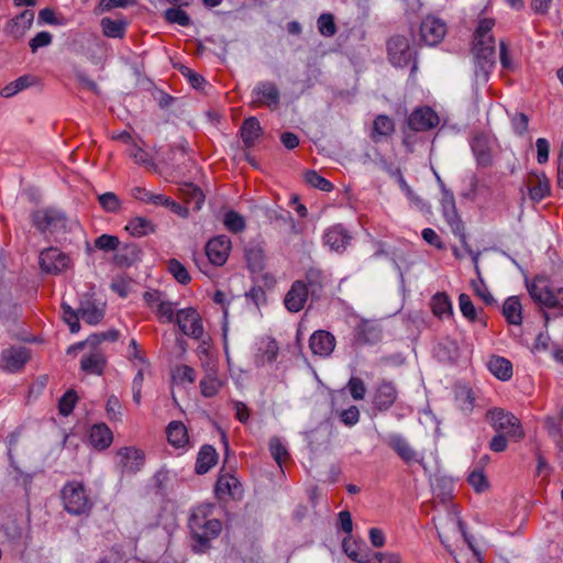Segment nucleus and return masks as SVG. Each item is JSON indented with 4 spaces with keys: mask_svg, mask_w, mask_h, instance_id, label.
I'll use <instances>...</instances> for the list:
<instances>
[{
    "mask_svg": "<svg viewBox=\"0 0 563 563\" xmlns=\"http://www.w3.org/2000/svg\"><path fill=\"white\" fill-rule=\"evenodd\" d=\"M487 419L497 433L506 434L509 440L519 442L525 438L520 420L511 412L494 408L487 412Z\"/></svg>",
    "mask_w": 563,
    "mask_h": 563,
    "instance_id": "5",
    "label": "nucleus"
},
{
    "mask_svg": "<svg viewBox=\"0 0 563 563\" xmlns=\"http://www.w3.org/2000/svg\"><path fill=\"white\" fill-rule=\"evenodd\" d=\"M245 260L253 273H260L265 268V251L263 242L253 241L245 247Z\"/></svg>",
    "mask_w": 563,
    "mask_h": 563,
    "instance_id": "27",
    "label": "nucleus"
},
{
    "mask_svg": "<svg viewBox=\"0 0 563 563\" xmlns=\"http://www.w3.org/2000/svg\"><path fill=\"white\" fill-rule=\"evenodd\" d=\"M100 206L107 212H118L121 208V201L119 197L113 192H104L98 197Z\"/></svg>",
    "mask_w": 563,
    "mask_h": 563,
    "instance_id": "56",
    "label": "nucleus"
},
{
    "mask_svg": "<svg viewBox=\"0 0 563 563\" xmlns=\"http://www.w3.org/2000/svg\"><path fill=\"white\" fill-rule=\"evenodd\" d=\"M173 380L176 384H192L196 380V371L188 365H178L173 371Z\"/></svg>",
    "mask_w": 563,
    "mask_h": 563,
    "instance_id": "51",
    "label": "nucleus"
},
{
    "mask_svg": "<svg viewBox=\"0 0 563 563\" xmlns=\"http://www.w3.org/2000/svg\"><path fill=\"white\" fill-rule=\"evenodd\" d=\"M323 240L331 250L343 252L351 241V235L342 224H335L324 232Z\"/></svg>",
    "mask_w": 563,
    "mask_h": 563,
    "instance_id": "25",
    "label": "nucleus"
},
{
    "mask_svg": "<svg viewBox=\"0 0 563 563\" xmlns=\"http://www.w3.org/2000/svg\"><path fill=\"white\" fill-rule=\"evenodd\" d=\"M119 245V239L110 234H102L95 240V246L104 252L115 251Z\"/></svg>",
    "mask_w": 563,
    "mask_h": 563,
    "instance_id": "60",
    "label": "nucleus"
},
{
    "mask_svg": "<svg viewBox=\"0 0 563 563\" xmlns=\"http://www.w3.org/2000/svg\"><path fill=\"white\" fill-rule=\"evenodd\" d=\"M103 34L108 37L120 38L124 35L126 22L123 20H112L103 18L101 20Z\"/></svg>",
    "mask_w": 563,
    "mask_h": 563,
    "instance_id": "45",
    "label": "nucleus"
},
{
    "mask_svg": "<svg viewBox=\"0 0 563 563\" xmlns=\"http://www.w3.org/2000/svg\"><path fill=\"white\" fill-rule=\"evenodd\" d=\"M132 196L143 202L161 206L162 202H167V197L161 194H153L144 188L135 187L132 189Z\"/></svg>",
    "mask_w": 563,
    "mask_h": 563,
    "instance_id": "48",
    "label": "nucleus"
},
{
    "mask_svg": "<svg viewBox=\"0 0 563 563\" xmlns=\"http://www.w3.org/2000/svg\"><path fill=\"white\" fill-rule=\"evenodd\" d=\"M528 190L530 199L539 202L551 194L550 179L543 172L532 174L528 180Z\"/></svg>",
    "mask_w": 563,
    "mask_h": 563,
    "instance_id": "26",
    "label": "nucleus"
},
{
    "mask_svg": "<svg viewBox=\"0 0 563 563\" xmlns=\"http://www.w3.org/2000/svg\"><path fill=\"white\" fill-rule=\"evenodd\" d=\"M125 230L135 238H142L153 233L155 224L147 218L134 217L128 222Z\"/></svg>",
    "mask_w": 563,
    "mask_h": 563,
    "instance_id": "40",
    "label": "nucleus"
},
{
    "mask_svg": "<svg viewBox=\"0 0 563 563\" xmlns=\"http://www.w3.org/2000/svg\"><path fill=\"white\" fill-rule=\"evenodd\" d=\"M384 441L405 463L410 464L421 461L418 452L402 434L389 433Z\"/></svg>",
    "mask_w": 563,
    "mask_h": 563,
    "instance_id": "14",
    "label": "nucleus"
},
{
    "mask_svg": "<svg viewBox=\"0 0 563 563\" xmlns=\"http://www.w3.org/2000/svg\"><path fill=\"white\" fill-rule=\"evenodd\" d=\"M29 358V350L24 346L4 349L0 356V368L7 372H16L25 365Z\"/></svg>",
    "mask_w": 563,
    "mask_h": 563,
    "instance_id": "15",
    "label": "nucleus"
},
{
    "mask_svg": "<svg viewBox=\"0 0 563 563\" xmlns=\"http://www.w3.org/2000/svg\"><path fill=\"white\" fill-rule=\"evenodd\" d=\"M439 122V115L430 107L418 108L408 118L409 128L416 132L434 129Z\"/></svg>",
    "mask_w": 563,
    "mask_h": 563,
    "instance_id": "12",
    "label": "nucleus"
},
{
    "mask_svg": "<svg viewBox=\"0 0 563 563\" xmlns=\"http://www.w3.org/2000/svg\"><path fill=\"white\" fill-rule=\"evenodd\" d=\"M503 314L507 322L519 325L522 322L521 303L517 297H509L503 306Z\"/></svg>",
    "mask_w": 563,
    "mask_h": 563,
    "instance_id": "42",
    "label": "nucleus"
},
{
    "mask_svg": "<svg viewBox=\"0 0 563 563\" xmlns=\"http://www.w3.org/2000/svg\"><path fill=\"white\" fill-rule=\"evenodd\" d=\"M216 495L219 499L224 496L235 497L241 493V485L236 477L230 474L220 475L214 487Z\"/></svg>",
    "mask_w": 563,
    "mask_h": 563,
    "instance_id": "30",
    "label": "nucleus"
},
{
    "mask_svg": "<svg viewBox=\"0 0 563 563\" xmlns=\"http://www.w3.org/2000/svg\"><path fill=\"white\" fill-rule=\"evenodd\" d=\"M168 442L176 448H184L188 443L186 426L180 421H172L167 427Z\"/></svg>",
    "mask_w": 563,
    "mask_h": 563,
    "instance_id": "41",
    "label": "nucleus"
},
{
    "mask_svg": "<svg viewBox=\"0 0 563 563\" xmlns=\"http://www.w3.org/2000/svg\"><path fill=\"white\" fill-rule=\"evenodd\" d=\"M431 309L434 316L439 318H445L452 314V303L449 297L443 292H438L432 297Z\"/></svg>",
    "mask_w": 563,
    "mask_h": 563,
    "instance_id": "44",
    "label": "nucleus"
},
{
    "mask_svg": "<svg viewBox=\"0 0 563 563\" xmlns=\"http://www.w3.org/2000/svg\"><path fill=\"white\" fill-rule=\"evenodd\" d=\"M117 456L121 471L126 474L137 473L144 465V453L134 446H124L118 450Z\"/></svg>",
    "mask_w": 563,
    "mask_h": 563,
    "instance_id": "16",
    "label": "nucleus"
},
{
    "mask_svg": "<svg viewBox=\"0 0 563 563\" xmlns=\"http://www.w3.org/2000/svg\"><path fill=\"white\" fill-rule=\"evenodd\" d=\"M126 154L134 161L135 164L146 167L152 172H157L158 166L152 158V156L140 145L139 142H134L126 148Z\"/></svg>",
    "mask_w": 563,
    "mask_h": 563,
    "instance_id": "33",
    "label": "nucleus"
},
{
    "mask_svg": "<svg viewBox=\"0 0 563 563\" xmlns=\"http://www.w3.org/2000/svg\"><path fill=\"white\" fill-rule=\"evenodd\" d=\"M495 26V20L493 18H482L478 20L477 26L474 32V40H482L485 42L495 41L492 30Z\"/></svg>",
    "mask_w": 563,
    "mask_h": 563,
    "instance_id": "46",
    "label": "nucleus"
},
{
    "mask_svg": "<svg viewBox=\"0 0 563 563\" xmlns=\"http://www.w3.org/2000/svg\"><path fill=\"white\" fill-rule=\"evenodd\" d=\"M441 209L446 223L450 225L452 230V233L461 240L463 246L467 250V252L471 253V250L466 243L464 224L456 210L454 195L449 189H443V195L441 198Z\"/></svg>",
    "mask_w": 563,
    "mask_h": 563,
    "instance_id": "6",
    "label": "nucleus"
},
{
    "mask_svg": "<svg viewBox=\"0 0 563 563\" xmlns=\"http://www.w3.org/2000/svg\"><path fill=\"white\" fill-rule=\"evenodd\" d=\"M222 387V380L218 377L217 371L210 367L200 380V391L203 397L216 396Z\"/></svg>",
    "mask_w": 563,
    "mask_h": 563,
    "instance_id": "36",
    "label": "nucleus"
},
{
    "mask_svg": "<svg viewBox=\"0 0 563 563\" xmlns=\"http://www.w3.org/2000/svg\"><path fill=\"white\" fill-rule=\"evenodd\" d=\"M382 340V329L377 323L362 321L354 332V342L358 345H374Z\"/></svg>",
    "mask_w": 563,
    "mask_h": 563,
    "instance_id": "23",
    "label": "nucleus"
},
{
    "mask_svg": "<svg viewBox=\"0 0 563 563\" xmlns=\"http://www.w3.org/2000/svg\"><path fill=\"white\" fill-rule=\"evenodd\" d=\"M175 322L185 335L195 340H200L203 336L202 319L195 308L188 307L177 310Z\"/></svg>",
    "mask_w": 563,
    "mask_h": 563,
    "instance_id": "8",
    "label": "nucleus"
},
{
    "mask_svg": "<svg viewBox=\"0 0 563 563\" xmlns=\"http://www.w3.org/2000/svg\"><path fill=\"white\" fill-rule=\"evenodd\" d=\"M262 133V126L255 117L245 119L240 129L242 141L246 147L254 146L255 142L260 139Z\"/></svg>",
    "mask_w": 563,
    "mask_h": 563,
    "instance_id": "31",
    "label": "nucleus"
},
{
    "mask_svg": "<svg viewBox=\"0 0 563 563\" xmlns=\"http://www.w3.org/2000/svg\"><path fill=\"white\" fill-rule=\"evenodd\" d=\"M253 102L276 109L279 104V91L272 82H260L253 90Z\"/></svg>",
    "mask_w": 563,
    "mask_h": 563,
    "instance_id": "22",
    "label": "nucleus"
},
{
    "mask_svg": "<svg viewBox=\"0 0 563 563\" xmlns=\"http://www.w3.org/2000/svg\"><path fill=\"white\" fill-rule=\"evenodd\" d=\"M79 314L85 322L97 324L103 318V310L90 300H82L79 306Z\"/></svg>",
    "mask_w": 563,
    "mask_h": 563,
    "instance_id": "43",
    "label": "nucleus"
},
{
    "mask_svg": "<svg viewBox=\"0 0 563 563\" xmlns=\"http://www.w3.org/2000/svg\"><path fill=\"white\" fill-rule=\"evenodd\" d=\"M308 296L307 284L303 280L294 282L284 299L286 309L290 312L300 311L305 307Z\"/></svg>",
    "mask_w": 563,
    "mask_h": 563,
    "instance_id": "20",
    "label": "nucleus"
},
{
    "mask_svg": "<svg viewBox=\"0 0 563 563\" xmlns=\"http://www.w3.org/2000/svg\"><path fill=\"white\" fill-rule=\"evenodd\" d=\"M278 344L272 338H263L257 343V353L255 354V363L257 366H263L272 363L278 355Z\"/></svg>",
    "mask_w": 563,
    "mask_h": 563,
    "instance_id": "28",
    "label": "nucleus"
},
{
    "mask_svg": "<svg viewBox=\"0 0 563 563\" xmlns=\"http://www.w3.org/2000/svg\"><path fill=\"white\" fill-rule=\"evenodd\" d=\"M459 306L462 314L468 319L470 321H475L477 319L476 308L471 300V297L466 294H461L459 297Z\"/></svg>",
    "mask_w": 563,
    "mask_h": 563,
    "instance_id": "58",
    "label": "nucleus"
},
{
    "mask_svg": "<svg viewBox=\"0 0 563 563\" xmlns=\"http://www.w3.org/2000/svg\"><path fill=\"white\" fill-rule=\"evenodd\" d=\"M471 148L478 166L488 167L493 164V140L488 135L475 134L471 141Z\"/></svg>",
    "mask_w": 563,
    "mask_h": 563,
    "instance_id": "17",
    "label": "nucleus"
},
{
    "mask_svg": "<svg viewBox=\"0 0 563 563\" xmlns=\"http://www.w3.org/2000/svg\"><path fill=\"white\" fill-rule=\"evenodd\" d=\"M118 339H119V331L111 329V330H108L104 332L91 334L87 339L86 343L91 346H98L99 344H101L104 341L114 342Z\"/></svg>",
    "mask_w": 563,
    "mask_h": 563,
    "instance_id": "59",
    "label": "nucleus"
},
{
    "mask_svg": "<svg viewBox=\"0 0 563 563\" xmlns=\"http://www.w3.org/2000/svg\"><path fill=\"white\" fill-rule=\"evenodd\" d=\"M531 298L547 308L556 309L563 316V288L551 286L547 279L537 278L528 285Z\"/></svg>",
    "mask_w": 563,
    "mask_h": 563,
    "instance_id": "2",
    "label": "nucleus"
},
{
    "mask_svg": "<svg viewBox=\"0 0 563 563\" xmlns=\"http://www.w3.org/2000/svg\"><path fill=\"white\" fill-rule=\"evenodd\" d=\"M335 343L334 335L325 330L314 331L309 339V347L312 354L320 357L330 356L334 351Z\"/></svg>",
    "mask_w": 563,
    "mask_h": 563,
    "instance_id": "18",
    "label": "nucleus"
},
{
    "mask_svg": "<svg viewBox=\"0 0 563 563\" xmlns=\"http://www.w3.org/2000/svg\"><path fill=\"white\" fill-rule=\"evenodd\" d=\"M388 58L395 68L417 70L416 51L405 36L391 37L387 43Z\"/></svg>",
    "mask_w": 563,
    "mask_h": 563,
    "instance_id": "4",
    "label": "nucleus"
},
{
    "mask_svg": "<svg viewBox=\"0 0 563 563\" xmlns=\"http://www.w3.org/2000/svg\"><path fill=\"white\" fill-rule=\"evenodd\" d=\"M468 483L478 493L485 490L488 487L487 478L484 475V472L481 470H474L470 474Z\"/></svg>",
    "mask_w": 563,
    "mask_h": 563,
    "instance_id": "64",
    "label": "nucleus"
},
{
    "mask_svg": "<svg viewBox=\"0 0 563 563\" xmlns=\"http://www.w3.org/2000/svg\"><path fill=\"white\" fill-rule=\"evenodd\" d=\"M180 195L185 203L191 206L194 210H200L205 201L202 190L191 183H185L180 187Z\"/></svg>",
    "mask_w": 563,
    "mask_h": 563,
    "instance_id": "35",
    "label": "nucleus"
},
{
    "mask_svg": "<svg viewBox=\"0 0 563 563\" xmlns=\"http://www.w3.org/2000/svg\"><path fill=\"white\" fill-rule=\"evenodd\" d=\"M168 271L175 277V279L186 285L190 282V276L186 267L177 260L173 258L168 262Z\"/></svg>",
    "mask_w": 563,
    "mask_h": 563,
    "instance_id": "55",
    "label": "nucleus"
},
{
    "mask_svg": "<svg viewBox=\"0 0 563 563\" xmlns=\"http://www.w3.org/2000/svg\"><path fill=\"white\" fill-rule=\"evenodd\" d=\"M40 82L41 79L35 74L27 73L4 86L0 93L3 98H11L26 88L37 86Z\"/></svg>",
    "mask_w": 563,
    "mask_h": 563,
    "instance_id": "29",
    "label": "nucleus"
},
{
    "mask_svg": "<svg viewBox=\"0 0 563 563\" xmlns=\"http://www.w3.org/2000/svg\"><path fill=\"white\" fill-rule=\"evenodd\" d=\"M62 501L65 510L75 516L86 515L92 508V503L88 497L85 486L79 482L67 483L62 492Z\"/></svg>",
    "mask_w": 563,
    "mask_h": 563,
    "instance_id": "3",
    "label": "nucleus"
},
{
    "mask_svg": "<svg viewBox=\"0 0 563 563\" xmlns=\"http://www.w3.org/2000/svg\"><path fill=\"white\" fill-rule=\"evenodd\" d=\"M223 224L232 233H240L245 229L244 218L234 210L225 212L223 217Z\"/></svg>",
    "mask_w": 563,
    "mask_h": 563,
    "instance_id": "47",
    "label": "nucleus"
},
{
    "mask_svg": "<svg viewBox=\"0 0 563 563\" xmlns=\"http://www.w3.org/2000/svg\"><path fill=\"white\" fill-rule=\"evenodd\" d=\"M231 251V240L227 235H218L206 245V254L211 264L222 266L228 261Z\"/></svg>",
    "mask_w": 563,
    "mask_h": 563,
    "instance_id": "13",
    "label": "nucleus"
},
{
    "mask_svg": "<svg viewBox=\"0 0 563 563\" xmlns=\"http://www.w3.org/2000/svg\"><path fill=\"white\" fill-rule=\"evenodd\" d=\"M318 30L325 37L333 36L336 32L334 18L330 13H322L317 21Z\"/></svg>",
    "mask_w": 563,
    "mask_h": 563,
    "instance_id": "53",
    "label": "nucleus"
},
{
    "mask_svg": "<svg viewBox=\"0 0 563 563\" xmlns=\"http://www.w3.org/2000/svg\"><path fill=\"white\" fill-rule=\"evenodd\" d=\"M487 366L489 372L500 380H508L512 376V364L505 357L492 356Z\"/></svg>",
    "mask_w": 563,
    "mask_h": 563,
    "instance_id": "34",
    "label": "nucleus"
},
{
    "mask_svg": "<svg viewBox=\"0 0 563 563\" xmlns=\"http://www.w3.org/2000/svg\"><path fill=\"white\" fill-rule=\"evenodd\" d=\"M165 18L168 22L175 23L181 26H188L190 24V18L180 8H170L165 11Z\"/></svg>",
    "mask_w": 563,
    "mask_h": 563,
    "instance_id": "57",
    "label": "nucleus"
},
{
    "mask_svg": "<svg viewBox=\"0 0 563 563\" xmlns=\"http://www.w3.org/2000/svg\"><path fill=\"white\" fill-rule=\"evenodd\" d=\"M212 505L196 507L189 518V529L192 539V550L196 553H203L210 549V541L216 539L221 530L222 523L218 519H210Z\"/></svg>",
    "mask_w": 563,
    "mask_h": 563,
    "instance_id": "1",
    "label": "nucleus"
},
{
    "mask_svg": "<svg viewBox=\"0 0 563 563\" xmlns=\"http://www.w3.org/2000/svg\"><path fill=\"white\" fill-rule=\"evenodd\" d=\"M106 363V356L100 351L96 350L81 357L80 368L88 374L101 375Z\"/></svg>",
    "mask_w": 563,
    "mask_h": 563,
    "instance_id": "32",
    "label": "nucleus"
},
{
    "mask_svg": "<svg viewBox=\"0 0 563 563\" xmlns=\"http://www.w3.org/2000/svg\"><path fill=\"white\" fill-rule=\"evenodd\" d=\"M268 445L273 459L279 466H282L283 462L289 456L287 448L282 443L278 437L271 438Z\"/></svg>",
    "mask_w": 563,
    "mask_h": 563,
    "instance_id": "49",
    "label": "nucleus"
},
{
    "mask_svg": "<svg viewBox=\"0 0 563 563\" xmlns=\"http://www.w3.org/2000/svg\"><path fill=\"white\" fill-rule=\"evenodd\" d=\"M40 267L43 272L58 275L71 265L70 257L57 247H47L40 253Z\"/></svg>",
    "mask_w": 563,
    "mask_h": 563,
    "instance_id": "9",
    "label": "nucleus"
},
{
    "mask_svg": "<svg viewBox=\"0 0 563 563\" xmlns=\"http://www.w3.org/2000/svg\"><path fill=\"white\" fill-rule=\"evenodd\" d=\"M472 53L475 59V64L481 68V70H486L487 68H492L495 65V41H473Z\"/></svg>",
    "mask_w": 563,
    "mask_h": 563,
    "instance_id": "19",
    "label": "nucleus"
},
{
    "mask_svg": "<svg viewBox=\"0 0 563 563\" xmlns=\"http://www.w3.org/2000/svg\"><path fill=\"white\" fill-rule=\"evenodd\" d=\"M32 222L43 233H55L66 229L67 219L60 210L45 208L32 213Z\"/></svg>",
    "mask_w": 563,
    "mask_h": 563,
    "instance_id": "7",
    "label": "nucleus"
},
{
    "mask_svg": "<svg viewBox=\"0 0 563 563\" xmlns=\"http://www.w3.org/2000/svg\"><path fill=\"white\" fill-rule=\"evenodd\" d=\"M107 416L112 421H121L122 406L117 396L111 395L106 405Z\"/></svg>",
    "mask_w": 563,
    "mask_h": 563,
    "instance_id": "61",
    "label": "nucleus"
},
{
    "mask_svg": "<svg viewBox=\"0 0 563 563\" xmlns=\"http://www.w3.org/2000/svg\"><path fill=\"white\" fill-rule=\"evenodd\" d=\"M397 388L393 382L383 380L377 385L373 396V405L379 411L388 410L396 401Z\"/></svg>",
    "mask_w": 563,
    "mask_h": 563,
    "instance_id": "21",
    "label": "nucleus"
},
{
    "mask_svg": "<svg viewBox=\"0 0 563 563\" xmlns=\"http://www.w3.org/2000/svg\"><path fill=\"white\" fill-rule=\"evenodd\" d=\"M305 180L310 186L318 188L322 191H331L333 189V185L322 176H320L316 170H308L305 173Z\"/></svg>",
    "mask_w": 563,
    "mask_h": 563,
    "instance_id": "52",
    "label": "nucleus"
},
{
    "mask_svg": "<svg viewBox=\"0 0 563 563\" xmlns=\"http://www.w3.org/2000/svg\"><path fill=\"white\" fill-rule=\"evenodd\" d=\"M112 440V432L107 424H96L91 428L90 442L95 448L104 450L110 446Z\"/></svg>",
    "mask_w": 563,
    "mask_h": 563,
    "instance_id": "38",
    "label": "nucleus"
},
{
    "mask_svg": "<svg viewBox=\"0 0 563 563\" xmlns=\"http://www.w3.org/2000/svg\"><path fill=\"white\" fill-rule=\"evenodd\" d=\"M63 319L69 325L73 333L79 331V309L76 311L66 302L62 303Z\"/></svg>",
    "mask_w": 563,
    "mask_h": 563,
    "instance_id": "54",
    "label": "nucleus"
},
{
    "mask_svg": "<svg viewBox=\"0 0 563 563\" xmlns=\"http://www.w3.org/2000/svg\"><path fill=\"white\" fill-rule=\"evenodd\" d=\"M347 387L350 390L351 396L355 400H362L365 397L366 394V387L364 382L358 377H351Z\"/></svg>",
    "mask_w": 563,
    "mask_h": 563,
    "instance_id": "62",
    "label": "nucleus"
},
{
    "mask_svg": "<svg viewBox=\"0 0 563 563\" xmlns=\"http://www.w3.org/2000/svg\"><path fill=\"white\" fill-rule=\"evenodd\" d=\"M143 298L161 322L169 323L175 321L174 303L166 300L164 294L157 290L146 291Z\"/></svg>",
    "mask_w": 563,
    "mask_h": 563,
    "instance_id": "10",
    "label": "nucleus"
},
{
    "mask_svg": "<svg viewBox=\"0 0 563 563\" xmlns=\"http://www.w3.org/2000/svg\"><path fill=\"white\" fill-rule=\"evenodd\" d=\"M446 34L445 23L435 18L427 16L420 25L421 40L429 46L439 44Z\"/></svg>",
    "mask_w": 563,
    "mask_h": 563,
    "instance_id": "11",
    "label": "nucleus"
},
{
    "mask_svg": "<svg viewBox=\"0 0 563 563\" xmlns=\"http://www.w3.org/2000/svg\"><path fill=\"white\" fill-rule=\"evenodd\" d=\"M395 131V123L391 118L385 114H379L373 122L372 140L379 142L380 137H387Z\"/></svg>",
    "mask_w": 563,
    "mask_h": 563,
    "instance_id": "39",
    "label": "nucleus"
},
{
    "mask_svg": "<svg viewBox=\"0 0 563 563\" xmlns=\"http://www.w3.org/2000/svg\"><path fill=\"white\" fill-rule=\"evenodd\" d=\"M76 400L77 395L74 390L66 391L60 398L58 405L60 415L68 416L73 411Z\"/></svg>",
    "mask_w": 563,
    "mask_h": 563,
    "instance_id": "63",
    "label": "nucleus"
},
{
    "mask_svg": "<svg viewBox=\"0 0 563 563\" xmlns=\"http://www.w3.org/2000/svg\"><path fill=\"white\" fill-rule=\"evenodd\" d=\"M218 454L213 446L203 445L197 456L196 472L197 474H206L217 463Z\"/></svg>",
    "mask_w": 563,
    "mask_h": 563,
    "instance_id": "37",
    "label": "nucleus"
},
{
    "mask_svg": "<svg viewBox=\"0 0 563 563\" xmlns=\"http://www.w3.org/2000/svg\"><path fill=\"white\" fill-rule=\"evenodd\" d=\"M455 399L460 409L464 412H471L474 407V395L470 388L462 387L456 390Z\"/></svg>",
    "mask_w": 563,
    "mask_h": 563,
    "instance_id": "50",
    "label": "nucleus"
},
{
    "mask_svg": "<svg viewBox=\"0 0 563 563\" xmlns=\"http://www.w3.org/2000/svg\"><path fill=\"white\" fill-rule=\"evenodd\" d=\"M33 21L34 12L32 10H24L7 23L4 32L13 38L20 40L31 29Z\"/></svg>",
    "mask_w": 563,
    "mask_h": 563,
    "instance_id": "24",
    "label": "nucleus"
}]
</instances>
